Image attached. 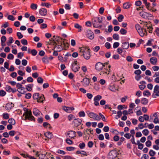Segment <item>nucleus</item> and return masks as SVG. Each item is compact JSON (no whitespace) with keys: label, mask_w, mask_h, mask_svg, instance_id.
<instances>
[{"label":"nucleus","mask_w":159,"mask_h":159,"mask_svg":"<svg viewBox=\"0 0 159 159\" xmlns=\"http://www.w3.org/2000/svg\"><path fill=\"white\" fill-rule=\"evenodd\" d=\"M41 5L42 6H45L47 8H49L51 6L50 4L49 3H42Z\"/></svg>","instance_id":"40"},{"label":"nucleus","mask_w":159,"mask_h":159,"mask_svg":"<svg viewBox=\"0 0 159 159\" xmlns=\"http://www.w3.org/2000/svg\"><path fill=\"white\" fill-rule=\"evenodd\" d=\"M148 102V100L145 98H142L141 100V103L143 105H146L147 104Z\"/></svg>","instance_id":"30"},{"label":"nucleus","mask_w":159,"mask_h":159,"mask_svg":"<svg viewBox=\"0 0 159 159\" xmlns=\"http://www.w3.org/2000/svg\"><path fill=\"white\" fill-rule=\"evenodd\" d=\"M83 85L84 87L88 86L89 84V79L85 78H84L81 82Z\"/></svg>","instance_id":"12"},{"label":"nucleus","mask_w":159,"mask_h":159,"mask_svg":"<svg viewBox=\"0 0 159 159\" xmlns=\"http://www.w3.org/2000/svg\"><path fill=\"white\" fill-rule=\"evenodd\" d=\"M7 19L10 20L14 21L15 20V18L14 16L11 15H9L7 17Z\"/></svg>","instance_id":"53"},{"label":"nucleus","mask_w":159,"mask_h":159,"mask_svg":"<svg viewBox=\"0 0 159 159\" xmlns=\"http://www.w3.org/2000/svg\"><path fill=\"white\" fill-rule=\"evenodd\" d=\"M8 122L11 125H14L16 123L15 120L12 118L9 119L8 120Z\"/></svg>","instance_id":"36"},{"label":"nucleus","mask_w":159,"mask_h":159,"mask_svg":"<svg viewBox=\"0 0 159 159\" xmlns=\"http://www.w3.org/2000/svg\"><path fill=\"white\" fill-rule=\"evenodd\" d=\"M155 96H159V90L155 93H153V98H156Z\"/></svg>","instance_id":"64"},{"label":"nucleus","mask_w":159,"mask_h":159,"mask_svg":"<svg viewBox=\"0 0 159 159\" xmlns=\"http://www.w3.org/2000/svg\"><path fill=\"white\" fill-rule=\"evenodd\" d=\"M106 66L103 65L102 63L100 62H97L95 64V68L96 70L98 71H100L102 70L104 67V69L100 73V75L103 74H109V72L111 71V66L107 64L106 65V68H105Z\"/></svg>","instance_id":"2"},{"label":"nucleus","mask_w":159,"mask_h":159,"mask_svg":"<svg viewBox=\"0 0 159 159\" xmlns=\"http://www.w3.org/2000/svg\"><path fill=\"white\" fill-rule=\"evenodd\" d=\"M142 133L144 135L147 136L148 134L149 131L147 129H145L142 131Z\"/></svg>","instance_id":"49"},{"label":"nucleus","mask_w":159,"mask_h":159,"mask_svg":"<svg viewBox=\"0 0 159 159\" xmlns=\"http://www.w3.org/2000/svg\"><path fill=\"white\" fill-rule=\"evenodd\" d=\"M39 93H36L33 94V97L34 99L37 100L39 98Z\"/></svg>","instance_id":"39"},{"label":"nucleus","mask_w":159,"mask_h":159,"mask_svg":"<svg viewBox=\"0 0 159 159\" xmlns=\"http://www.w3.org/2000/svg\"><path fill=\"white\" fill-rule=\"evenodd\" d=\"M80 67L78 65L72 64V69L74 72H76L78 71Z\"/></svg>","instance_id":"18"},{"label":"nucleus","mask_w":159,"mask_h":159,"mask_svg":"<svg viewBox=\"0 0 159 159\" xmlns=\"http://www.w3.org/2000/svg\"><path fill=\"white\" fill-rule=\"evenodd\" d=\"M143 95L144 96H148L151 95V93L148 90L145 91L143 92Z\"/></svg>","instance_id":"37"},{"label":"nucleus","mask_w":159,"mask_h":159,"mask_svg":"<svg viewBox=\"0 0 159 159\" xmlns=\"http://www.w3.org/2000/svg\"><path fill=\"white\" fill-rule=\"evenodd\" d=\"M44 135L46 137L49 139H51L52 137V134L50 132L46 133L44 134Z\"/></svg>","instance_id":"28"},{"label":"nucleus","mask_w":159,"mask_h":159,"mask_svg":"<svg viewBox=\"0 0 159 159\" xmlns=\"http://www.w3.org/2000/svg\"><path fill=\"white\" fill-rule=\"evenodd\" d=\"M75 148L72 147H67L66 148V150L69 151H73Z\"/></svg>","instance_id":"62"},{"label":"nucleus","mask_w":159,"mask_h":159,"mask_svg":"<svg viewBox=\"0 0 159 159\" xmlns=\"http://www.w3.org/2000/svg\"><path fill=\"white\" fill-rule=\"evenodd\" d=\"M67 135L69 136V137L71 139L74 138L76 136V132L72 131H70L67 133Z\"/></svg>","instance_id":"16"},{"label":"nucleus","mask_w":159,"mask_h":159,"mask_svg":"<svg viewBox=\"0 0 159 159\" xmlns=\"http://www.w3.org/2000/svg\"><path fill=\"white\" fill-rule=\"evenodd\" d=\"M33 114L36 116L39 115L40 113V111L37 109L34 108L33 110Z\"/></svg>","instance_id":"25"},{"label":"nucleus","mask_w":159,"mask_h":159,"mask_svg":"<svg viewBox=\"0 0 159 159\" xmlns=\"http://www.w3.org/2000/svg\"><path fill=\"white\" fill-rule=\"evenodd\" d=\"M31 93H28L25 94V97L27 99H29L31 97Z\"/></svg>","instance_id":"63"},{"label":"nucleus","mask_w":159,"mask_h":159,"mask_svg":"<svg viewBox=\"0 0 159 159\" xmlns=\"http://www.w3.org/2000/svg\"><path fill=\"white\" fill-rule=\"evenodd\" d=\"M14 42L13 38L10 37L9 38L7 42V44L8 46H9Z\"/></svg>","instance_id":"26"},{"label":"nucleus","mask_w":159,"mask_h":159,"mask_svg":"<svg viewBox=\"0 0 159 159\" xmlns=\"http://www.w3.org/2000/svg\"><path fill=\"white\" fill-rule=\"evenodd\" d=\"M85 146V144L84 143L82 142L80 143L79 145V147L81 149H83L84 148Z\"/></svg>","instance_id":"41"},{"label":"nucleus","mask_w":159,"mask_h":159,"mask_svg":"<svg viewBox=\"0 0 159 159\" xmlns=\"http://www.w3.org/2000/svg\"><path fill=\"white\" fill-rule=\"evenodd\" d=\"M16 35L18 37V38L19 39H21L23 37V35L20 32H18L16 34Z\"/></svg>","instance_id":"48"},{"label":"nucleus","mask_w":159,"mask_h":159,"mask_svg":"<svg viewBox=\"0 0 159 159\" xmlns=\"http://www.w3.org/2000/svg\"><path fill=\"white\" fill-rule=\"evenodd\" d=\"M76 154H80L82 155H83L85 156H87V153L86 152L84 151H78L76 152Z\"/></svg>","instance_id":"31"},{"label":"nucleus","mask_w":159,"mask_h":159,"mask_svg":"<svg viewBox=\"0 0 159 159\" xmlns=\"http://www.w3.org/2000/svg\"><path fill=\"white\" fill-rule=\"evenodd\" d=\"M57 152L61 155H65L66 154V152L63 150L58 149Z\"/></svg>","instance_id":"56"},{"label":"nucleus","mask_w":159,"mask_h":159,"mask_svg":"<svg viewBox=\"0 0 159 159\" xmlns=\"http://www.w3.org/2000/svg\"><path fill=\"white\" fill-rule=\"evenodd\" d=\"M131 5V4L129 2H126L123 4V7L125 9H127L129 8Z\"/></svg>","instance_id":"21"},{"label":"nucleus","mask_w":159,"mask_h":159,"mask_svg":"<svg viewBox=\"0 0 159 159\" xmlns=\"http://www.w3.org/2000/svg\"><path fill=\"white\" fill-rule=\"evenodd\" d=\"M159 90V86L158 85H157L155 86L154 89V93H155L158 90Z\"/></svg>","instance_id":"60"},{"label":"nucleus","mask_w":159,"mask_h":159,"mask_svg":"<svg viewBox=\"0 0 159 159\" xmlns=\"http://www.w3.org/2000/svg\"><path fill=\"white\" fill-rule=\"evenodd\" d=\"M86 35L90 39H93L94 38V35L91 30H88L86 31Z\"/></svg>","instance_id":"11"},{"label":"nucleus","mask_w":159,"mask_h":159,"mask_svg":"<svg viewBox=\"0 0 159 159\" xmlns=\"http://www.w3.org/2000/svg\"><path fill=\"white\" fill-rule=\"evenodd\" d=\"M120 32L122 34H125L127 33V31L125 29L122 28L120 29Z\"/></svg>","instance_id":"46"},{"label":"nucleus","mask_w":159,"mask_h":159,"mask_svg":"<svg viewBox=\"0 0 159 159\" xmlns=\"http://www.w3.org/2000/svg\"><path fill=\"white\" fill-rule=\"evenodd\" d=\"M157 59L155 57H152L150 58V62L151 64L153 65H156L157 62Z\"/></svg>","instance_id":"17"},{"label":"nucleus","mask_w":159,"mask_h":159,"mask_svg":"<svg viewBox=\"0 0 159 159\" xmlns=\"http://www.w3.org/2000/svg\"><path fill=\"white\" fill-rule=\"evenodd\" d=\"M28 53H31L33 56H35L37 54V52L36 50H28Z\"/></svg>","instance_id":"34"},{"label":"nucleus","mask_w":159,"mask_h":159,"mask_svg":"<svg viewBox=\"0 0 159 159\" xmlns=\"http://www.w3.org/2000/svg\"><path fill=\"white\" fill-rule=\"evenodd\" d=\"M36 155L39 157L40 159H49L51 157V154L50 153H39L37 152Z\"/></svg>","instance_id":"5"},{"label":"nucleus","mask_w":159,"mask_h":159,"mask_svg":"<svg viewBox=\"0 0 159 159\" xmlns=\"http://www.w3.org/2000/svg\"><path fill=\"white\" fill-rule=\"evenodd\" d=\"M11 88L10 86L7 85L6 86L5 89L6 90L9 92H11Z\"/></svg>","instance_id":"54"},{"label":"nucleus","mask_w":159,"mask_h":159,"mask_svg":"<svg viewBox=\"0 0 159 159\" xmlns=\"http://www.w3.org/2000/svg\"><path fill=\"white\" fill-rule=\"evenodd\" d=\"M43 79L40 77H38L37 79V82L38 83L42 84L43 82Z\"/></svg>","instance_id":"44"},{"label":"nucleus","mask_w":159,"mask_h":159,"mask_svg":"<svg viewBox=\"0 0 159 159\" xmlns=\"http://www.w3.org/2000/svg\"><path fill=\"white\" fill-rule=\"evenodd\" d=\"M43 61L45 63H49L48 58L47 56H45L42 59Z\"/></svg>","instance_id":"32"},{"label":"nucleus","mask_w":159,"mask_h":159,"mask_svg":"<svg viewBox=\"0 0 159 159\" xmlns=\"http://www.w3.org/2000/svg\"><path fill=\"white\" fill-rule=\"evenodd\" d=\"M39 14L42 16H45L47 13V11L46 9L42 8L39 11Z\"/></svg>","instance_id":"13"},{"label":"nucleus","mask_w":159,"mask_h":159,"mask_svg":"<svg viewBox=\"0 0 159 159\" xmlns=\"http://www.w3.org/2000/svg\"><path fill=\"white\" fill-rule=\"evenodd\" d=\"M45 100L44 95L43 94H41L39 97V99H38L37 101L38 102L43 103V101Z\"/></svg>","instance_id":"27"},{"label":"nucleus","mask_w":159,"mask_h":159,"mask_svg":"<svg viewBox=\"0 0 159 159\" xmlns=\"http://www.w3.org/2000/svg\"><path fill=\"white\" fill-rule=\"evenodd\" d=\"M17 91L21 94H24L25 93L24 88L22 87L18 89Z\"/></svg>","instance_id":"38"},{"label":"nucleus","mask_w":159,"mask_h":159,"mask_svg":"<svg viewBox=\"0 0 159 159\" xmlns=\"http://www.w3.org/2000/svg\"><path fill=\"white\" fill-rule=\"evenodd\" d=\"M79 48L80 50H90V48H89V47L84 45L81 47H80Z\"/></svg>","instance_id":"42"},{"label":"nucleus","mask_w":159,"mask_h":159,"mask_svg":"<svg viewBox=\"0 0 159 159\" xmlns=\"http://www.w3.org/2000/svg\"><path fill=\"white\" fill-rule=\"evenodd\" d=\"M109 89L112 91H114L115 90V88L114 85H110L109 87Z\"/></svg>","instance_id":"45"},{"label":"nucleus","mask_w":159,"mask_h":159,"mask_svg":"<svg viewBox=\"0 0 159 159\" xmlns=\"http://www.w3.org/2000/svg\"><path fill=\"white\" fill-rule=\"evenodd\" d=\"M113 38L114 39L116 40H118L119 39V36L118 34H114L113 35Z\"/></svg>","instance_id":"47"},{"label":"nucleus","mask_w":159,"mask_h":159,"mask_svg":"<svg viewBox=\"0 0 159 159\" xmlns=\"http://www.w3.org/2000/svg\"><path fill=\"white\" fill-rule=\"evenodd\" d=\"M139 83L141 84L139 85V86L140 89L141 90H143L146 87L145 85H143V84H146L145 82L144 81H141Z\"/></svg>","instance_id":"20"},{"label":"nucleus","mask_w":159,"mask_h":159,"mask_svg":"<svg viewBox=\"0 0 159 159\" xmlns=\"http://www.w3.org/2000/svg\"><path fill=\"white\" fill-rule=\"evenodd\" d=\"M25 116L24 120L28 119L31 121H35L34 117L32 116V112L30 110H29L27 109H26V111L23 115V116Z\"/></svg>","instance_id":"4"},{"label":"nucleus","mask_w":159,"mask_h":159,"mask_svg":"<svg viewBox=\"0 0 159 159\" xmlns=\"http://www.w3.org/2000/svg\"><path fill=\"white\" fill-rule=\"evenodd\" d=\"M117 155V152L115 150L111 151L108 153V157L110 159H113L116 158Z\"/></svg>","instance_id":"6"},{"label":"nucleus","mask_w":159,"mask_h":159,"mask_svg":"<svg viewBox=\"0 0 159 159\" xmlns=\"http://www.w3.org/2000/svg\"><path fill=\"white\" fill-rule=\"evenodd\" d=\"M74 27L78 29V31L79 32H81L82 30V27L78 23H76L75 24Z\"/></svg>","instance_id":"24"},{"label":"nucleus","mask_w":159,"mask_h":159,"mask_svg":"<svg viewBox=\"0 0 159 159\" xmlns=\"http://www.w3.org/2000/svg\"><path fill=\"white\" fill-rule=\"evenodd\" d=\"M21 43L24 45H26L28 44V42L27 40L24 39H22L21 40Z\"/></svg>","instance_id":"57"},{"label":"nucleus","mask_w":159,"mask_h":159,"mask_svg":"<svg viewBox=\"0 0 159 159\" xmlns=\"http://www.w3.org/2000/svg\"><path fill=\"white\" fill-rule=\"evenodd\" d=\"M149 154L150 156H153L155 155L156 152L152 150H150L149 152Z\"/></svg>","instance_id":"51"},{"label":"nucleus","mask_w":159,"mask_h":159,"mask_svg":"<svg viewBox=\"0 0 159 159\" xmlns=\"http://www.w3.org/2000/svg\"><path fill=\"white\" fill-rule=\"evenodd\" d=\"M139 14L141 17L146 19L148 18L149 16L152 17L153 16L151 14L144 11H142L140 12Z\"/></svg>","instance_id":"10"},{"label":"nucleus","mask_w":159,"mask_h":159,"mask_svg":"<svg viewBox=\"0 0 159 159\" xmlns=\"http://www.w3.org/2000/svg\"><path fill=\"white\" fill-rule=\"evenodd\" d=\"M2 116L3 118L5 119H7L9 118V114L7 113H4Z\"/></svg>","instance_id":"52"},{"label":"nucleus","mask_w":159,"mask_h":159,"mask_svg":"<svg viewBox=\"0 0 159 159\" xmlns=\"http://www.w3.org/2000/svg\"><path fill=\"white\" fill-rule=\"evenodd\" d=\"M66 142L68 144L71 145L73 143V142L69 139H67L66 140Z\"/></svg>","instance_id":"55"},{"label":"nucleus","mask_w":159,"mask_h":159,"mask_svg":"<svg viewBox=\"0 0 159 159\" xmlns=\"http://www.w3.org/2000/svg\"><path fill=\"white\" fill-rule=\"evenodd\" d=\"M61 47L60 49L63 48L64 50H66L69 47V44L66 42V40L65 39H64L63 40L61 43Z\"/></svg>","instance_id":"9"},{"label":"nucleus","mask_w":159,"mask_h":159,"mask_svg":"<svg viewBox=\"0 0 159 159\" xmlns=\"http://www.w3.org/2000/svg\"><path fill=\"white\" fill-rule=\"evenodd\" d=\"M79 116L80 117H84L85 116V114L84 112L82 111H80L79 113Z\"/></svg>","instance_id":"50"},{"label":"nucleus","mask_w":159,"mask_h":159,"mask_svg":"<svg viewBox=\"0 0 159 159\" xmlns=\"http://www.w3.org/2000/svg\"><path fill=\"white\" fill-rule=\"evenodd\" d=\"M102 98V97L99 95H98L95 97L94 99V101H96L99 102V101Z\"/></svg>","instance_id":"35"},{"label":"nucleus","mask_w":159,"mask_h":159,"mask_svg":"<svg viewBox=\"0 0 159 159\" xmlns=\"http://www.w3.org/2000/svg\"><path fill=\"white\" fill-rule=\"evenodd\" d=\"M37 5L34 3L31 4L30 5V8L32 10H36L37 8Z\"/></svg>","instance_id":"29"},{"label":"nucleus","mask_w":159,"mask_h":159,"mask_svg":"<svg viewBox=\"0 0 159 159\" xmlns=\"http://www.w3.org/2000/svg\"><path fill=\"white\" fill-rule=\"evenodd\" d=\"M12 103H7L5 106V108L7 110H9L11 109L13 107Z\"/></svg>","instance_id":"19"},{"label":"nucleus","mask_w":159,"mask_h":159,"mask_svg":"<svg viewBox=\"0 0 159 159\" xmlns=\"http://www.w3.org/2000/svg\"><path fill=\"white\" fill-rule=\"evenodd\" d=\"M82 53L81 55H82L85 59L88 60L90 59L91 55L89 50H83L82 52Z\"/></svg>","instance_id":"7"},{"label":"nucleus","mask_w":159,"mask_h":159,"mask_svg":"<svg viewBox=\"0 0 159 159\" xmlns=\"http://www.w3.org/2000/svg\"><path fill=\"white\" fill-rule=\"evenodd\" d=\"M82 120L80 119H75L74 120L73 123L75 125L77 126L80 125L81 123Z\"/></svg>","instance_id":"15"},{"label":"nucleus","mask_w":159,"mask_h":159,"mask_svg":"<svg viewBox=\"0 0 159 159\" xmlns=\"http://www.w3.org/2000/svg\"><path fill=\"white\" fill-rule=\"evenodd\" d=\"M63 109L66 112L70 113L71 111L74 110V108L73 107H67L66 106L63 107Z\"/></svg>","instance_id":"14"},{"label":"nucleus","mask_w":159,"mask_h":159,"mask_svg":"<svg viewBox=\"0 0 159 159\" xmlns=\"http://www.w3.org/2000/svg\"><path fill=\"white\" fill-rule=\"evenodd\" d=\"M117 19L118 21L119 22H121L124 19V16L122 15H120L119 16Z\"/></svg>","instance_id":"43"},{"label":"nucleus","mask_w":159,"mask_h":159,"mask_svg":"<svg viewBox=\"0 0 159 159\" xmlns=\"http://www.w3.org/2000/svg\"><path fill=\"white\" fill-rule=\"evenodd\" d=\"M53 40H50L49 41L46 42L47 44L48 45V48H52V50L60 49L61 43L62 42L64 39L55 36H53Z\"/></svg>","instance_id":"1"},{"label":"nucleus","mask_w":159,"mask_h":159,"mask_svg":"<svg viewBox=\"0 0 159 159\" xmlns=\"http://www.w3.org/2000/svg\"><path fill=\"white\" fill-rule=\"evenodd\" d=\"M105 46L107 49H110L111 47L110 44L108 42L106 43L105 44Z\"/></svg>","instance_id":"61"},{"label":"nucleus","mask_w":159,"mask_h":159,"mask_svg":"<svg viewBox=\"0 0 159 159\" xmlns=\"http://www.w3.org/2000/svg\"><path fill=\"white\" fill-rule=\"evenodd\" d=\"M103 16L101 17H96L93 18L92 20V22L94 28H101L102 26L101 24L102 22Z\"/></svg>","instance_id":"3"},{"label":"nucleus","mask_w":159,"mask_h":159,"mask_svg":"<svg viewBox=\"0 0 159 159\" xmlns=\"http://www.w3.org/2000/svg\"><path fill=\"white\" fill-rule=\"evenodd\" d=\"M138 32L140 35L141 37H143L144 34H145V33L143 32V28L140 30H139L138 31Z\"/></svg>","instance_id":"33"},{"label":"nucleus","mask_w":159,"mask_h":159,"mask_svg":"<svg viewBox=\"0 0 159 159\" xmlns=\"http://www.w3.org/2000/svg\"><path fill=\"white\" fill-rule=\"evenodd\" d=\"M93 145V143L92 141H89L88 143V146L89 148H91Z\"/></svg>","instance_id":"59"},{"label":"nucleus","mask_w":159,"mask_h":159,"mask_svg":"<svg viewBox=\"0 0 159 159\" xmlns=\"http://www.w3.org/2000/svg\"><path fill=\"white\" fill-rule=\"evenodd\" d=\"M33 84H29L26 86V89L29 91H31L32 89V88L33 87Z\"/></svg>","instance_id":"23"},{"label":"nucleus","mask_w":159,"mask_h":159,"mask_svg":"<svg viewBox=\"0 0 159 159\" xmlns=\"http://www.w3.org/2000/svg\"><path fill=\"white\" fill-rule=\"evenodd\" d=\"M152 143L150 140H148L146 142V145L148 147H149L151 146Z\"/></svg>","instance_id":"58"},{"label":"nucleus","mask_w":159,"mask_h":159,"mask_svg":"<svg viewBox=\"0 0 159 159\" xmlns=\"http://www.w3.org/2000/svg\"><path fill=\"white\" fill-rule=\"evenodd\" d=\"M129 43L127 42L123 43L122 44V46L124 49H127L129 47Z\"/></svg>","instance_id":"22"},{"label":"nucleus","mask_w":159,"mask_h":159,"mask_svg":"<svg viewBox=\"0 0 159 159\" xmlns=\"http://www.w3.org/2000/svg\"><path fill=\"white\" fill-rule=\"evenodd\" d=\"M89 117L92 118L95 120H99L101 119L100 117L93 112H90L88 114Z\"/></svg>","instance_id":"8"}]
</instances>
